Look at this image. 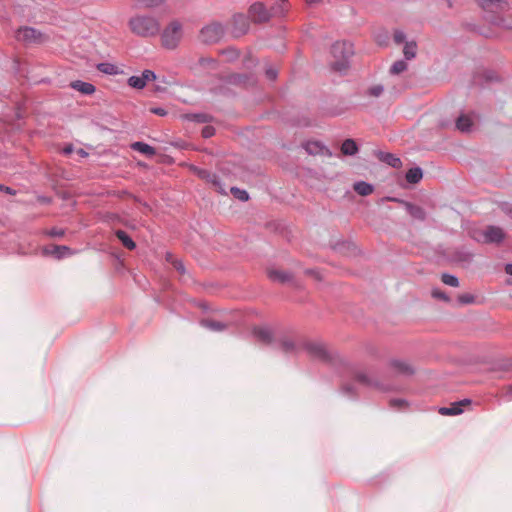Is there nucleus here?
Segmentation results:
<instances>
[{
	"instance_id": "1",
	"label": "nucleus",
	"mask_w": 512,
	"mask_h": 512,
	"mask_svg": "<svg viewBox=\"0 0 512 512\" xmlns=\"http://www.w3.org/2000/svg\"><path fill=\"white\" fill-rule=\"evenodd\" d=\"M130 30L140 37H152L159 33L158 20L148 15H135L128 22Z\"/></svg>"
},
{
	"instance_id": "2",
	"label": "nucleus",
	"mask_w": 512,
	"mask_h": 512,
	"mask_svg": "<svg viewBox=\"0 0 512 512\" xmlns=\"http://www.w3.org/2000/svg\"><path fill=\"white\" fill-rule=\"evenodd\" d=\"M331 54L334 60L331 62L332 69L343 73L349 66V58L353 54L352 45L345 41H337L331 47Z\"/></svg>"
},
{
	"instance_id": "3",
	"label": "nucleus",
	"mask_w": 512,
	"mask_h": 512,
	"mask_svg": "<svg viewBox=\"0 0 512 512\" xmlns=\"http://www.w3.org/2000/svg\"><path fill=\"white\" fill-rule=\"evenodd\" d=\"M475 238L479 242L485 244H501L506 238V232L497 225H488L484 229L475 234Z\"/></svg>"
},
{
	"instance_id": "4",
	"label": "nucleus",
	"mask_w": 512,
	"mask_h": 512,
	"mask_svg": "<svg viewBox=\"0 0 512 512\" xmlns=\"http://www.w3.org/2000/svg\"><path fill=\"white\" fill-rule=\"evenodd\" d=\"M182 38V26L179 22L173 21L162 32V44L167 49H175Z\"/></svg>"
},
{
	"instance_id": "5",
	"label": "nucleus",
	"mask_w": 512,
	"mask_h": 512,
	"mask_svg": "<svg viewBox=\"0 0 512 512\" xmlns=\"http://www.w3.org/2000/svg\"><path fill=\"white\" fill-rule=\"evenodd\" d=\"M223 32V27L220 24L213 23L202 28L200 37L205 43H213L222 37Z\"/></svg>"
},
{
	"instance_id": "6",
	"label": "nucleus",
	"mask_w": 512,
	"mask_h": 512,
	"mask_svg": "<svg viewBox=\"0 0 512 512\" xmlns=\"http://www.w3.org/2000/svg\"><path fill=\"white\" fill-rule=\"evenodd\" d=\"M249 16L255 22H265L269 20L272 13L262 3L256 2L250 6Z\"/></svg>"
},
{
	"instance_id": "7",
	"label": "nucleus",
	"mask_w": 512,
	"mask_h": 512,
	"mask_svg": "<svg viewBox=\"0 0 512 512\" xmlns=\"http://www.w3.org/2000/svg\"><path fill=\"white\" fill-rule=\"evenodd\" d=\"M16 37L25 43H36L40 41L41 34L34 28L24 27L17 31Z\"/></svg>"
},
{
	"instance_id": "8",
	"label": "nucleus",
	"mask_w": 512,
	"mask_h": 512,
	"mask_svg": "<svg viewBox=\"0 0 512 512\" xmlns=\"http://www.w3.org/2000/svg\"><path fill=\"white\" fill-rule=\"evenodd\" d=\"M478 5L485 11L499 13L507 9L508 4L502 0H477Z\"/></svg>"
},
{
	"instance_id": "9",
	"label": "nucleus",
	"mask_w": 512,
	"mask_h": 512,
	"mask_svg": "<svg viewBox=\"0 0 512 512\" xmlns=\"http://www.w3.org/2000/svg\"><path fill=\"white\" fill-rule=\"evenodd\" d=\"M474 114H465L462 113L456 120V128L461 132H470L474 125Z\"/></svg>"
},
{
	"instance_id": "10",
	"label": "nucleus",
	"mask_w": 512,
	"mask_h": 512,
	"mask_svg": "<svg viewBox=\"0 0 512 512\" xmlns=\"http://www.w3.org/2000/svg\"><path fill=\"white\" fill-rule=\"evenodd\" d=\"M304 148L312 155H331L329 149L318 141H308L305 143Z\"/></svg>"
},
{
	"instance_id": "11",
	"label": "nucleus",
	"mask_w": 512,
	"mask_h": 512,
	"mask_svg": "<svg viewBox=\"0 0 512 512\" xmlns=\"http://www.w3.org/2000/svg\"><path fill=\"white\" fill-rule=\"evenodd\" d=\"M464 404H470V400L466 399L463 401L452 403L449 407H442L440 408L439 412L442 415H459L463 412L462 406Z\"/></svg>"
},
{
	"instance_id": "12",
	"label": "nucleus",
	"mask_w": 512,
	"mask_h": 512,
	"mask_svg": "<svg viewBox=\"0 0 512 512\" xmlns=\"http://www.w3.org/2000/svg\"><path fill=\"white\" fill-rule=\"evenodd\" d=\"M71 88L84 95H92L96 88L92 83L76 80L70 83Z\"/></svg>"
},
{
	"instance_id": "13",
	"label": "nucleus",
	"mask_w": 512,
	"mask_h": 512,
	"mask_svg": "<svg viewBox=\"0 0 512 512\" xmlns=\"http://www.w3.org/2000/svg\"><path fill=\"white\" fill-rule=\"evenodd\" d=\"M355 378L359 383H361L365 386H369V387H378L379 386L376 379L372 375H370L367 371H358L355 375Z\"/></svg>"
},
{
	"instance_id": "14",
	"label": "nucleus",
	"mask_w": 512,
	"mask_h": 512,
	"mask_svg": "<svg viewBox=\"0 0 512 512\" xmlns=\"http://www.w3.org/2000/svg\"><path fill=\"white\" fill-rule=\"evenodd\" d=\"M409 215L419 221H423L426 218V213L423 208L413 205L409 202H403Z\"/></svg>"
},
{
	"instance_id": "15",
	"label": "nucleus",
	"mask_w": 512,
	"mask_h": 512,
	"mask_svg": "<svg viewBox=\"0 0 512 512\" xmlns=\"http://www.w3.org/2000/svg\"><path fill=\"white\" fill-rule=\"evenodd\" d=\"M378 158L393 168H400L402 165L400 158L391 153L379 152Z\"/></svg>"
},
{
	"instance_id": "16",
	"label": "nucleus",
	"mask_w": 512,
	"mask_h": 512,
	"mask_svg": "<svg viewBox=\"0 0 512 512\" xmlns=\"http://www.w3.org/2000/svg\"><path fill=\"white\" fill-rule=\"evenodd\" d=\"M341 151L344 155H355L358 152V146L353 139H346L341 145Z\"/></svg>"
},
{
	"instance_id": "17",
	"label": "nucleus",
	"mask_w": 512,
	"mask_h": 512,
	"mask_svg": "<svg viewBox=\"0 0 512 512\" xmlns=\"http://www.w3.org/2000/svg\"><path fill=\"white\" fill-rule=\"evenodd\" d=\"M353 188L361 196L370 195L374 190V187L365 181L356 182Z\"/></svg>"
},
{
	"instance_id": "18",
	"label": "nucleus",
	"mask_w": 512,
	"mask_h": 512,
	"mask_svg": "<svg viewBox=\"0 0 512 512\" xmlns=\"http://www.w3.org/2000/svg\"><path fill=\"white\" fill-rule=\"evenodd\" d=\"M391 367L395 372H398V373H402V374H406V375L413 373L412 368L409 366V364H407L404 361L393 360L391 362Z\"/></svg>"
},
{
	"instance_id": "19",
	"label": "nucleus",
	"mask_w": 512,
	"mask_h": 512,
	"mask_svg": "<svg viewBox=\"0 0 512 512\" xmlns=\"http://www.w3.org/2000/svg\"><path fill=\"white\" fill-rule=\"evenodd\" d=\"M268 276L271 280L277 281L280 283H285L291 280V275L279 270H271L268 273Z\"/></svg>"
},
{
	"instance_id": "20",
	"label": "nucleus",
	"mask_w": 512,
	"mask_h": 512,
	"mask_svg": "<svg viewBox=\"0 0 512 512\" xmlns=\"http://www.w3.org/2000/svg\"><path fill=\"white\" fill-rule=\"evenodd\" d=\"M423 177L421 168L415 167L408 170L406 173V180L411 184L418 183Z\"/></svg>"
},
{
	"instance_id": "21",
	"label": "nucleus",
	"mask_w": 512,
	"mask_h": 512,
	"mask_svg": "<svg viewBox=\"0 0 512 512\" xmlns=\"http://www.w3.org/2000/svg\"><path fill=\"white\" fill-rule=\"evenodd\" d=\"M116 236L126 248H128L130 250L135 249V247H136L135 242L131 239V237L125 231H122V230L116 231Z\"/></svg>"
},
{
	"instance_id": "22",
	"label": "nucleus",
	"mask_w": 512,
	"mask_h": 512,
	"mask_svg": "<svg viewBox=\"0 0 512 512\" xmlns=\"http://www.w3.org/2000/svg\"><path fill=\"white\" fill-rule=\"evenodd\" d=\"M97 69L107 75H116L119 73V68L116 65L108 62L99 63L97 65Z\"/></svg>"
},
{
	"instance_id": "23",
	"label": "nucleus",
	"mask_w": 512,
	"mask_h": 512,
	"mask_svg": "<svg viewBox=\"0 0 512 512\" xmlns=\"http://www.w3.org/2000/svg\"><path fill=\"white\" fill-rule=\"evenodd\" d=\"M403 53L406 60L415 58L417 54V44L414 41L406 42L404 45Z\"/></svg>"
},
{
	"instance_id": "24",
	"label": "nucleus",
	"mask_w": 512,
	"mask_h": 512,
	"mask_svg": "<svg viewBox=\"0 0 512 512\" xmlns=\"http://www.w3.org/2000/svg\"><path fill=\"white\" fill-rule=\"evenodd\" d=\"M201 325L211 331L220 332L226 329V325L219 321L213 320H204L201 322Z\"/></svg>"
},
{
	"instance_id": "25",
	"label": "nucleus",
	"mask_w": 512,
	"mask_h": 512,
	"mask_svg": "<svg viewBox=\"0 0 512 512\" xmlns=\"http://www.w3.org/2000/svg\"><path fill=\"white\" fill-rule=\"evenodd\" d=\"M132 148L148 156H152L155 154V149L152 146L143 142H135L134 144H132Z\"/></svg>"
},
{
	"instance_id": "26",
	"label": "nucleus",
	"mask_w": 512,
	"mask_h": 512,
	"mask_svg": "<svg viewBox=\"0 0 512 512\" xmlns=\"http://www.w3.org/2000/svg\"><path fill=\"white\" fill-rule=\"evenodd\" d=\"M289 4L287 0H279L276 6L271 8L272 16H283L288 10Z\"/></svg>"
},
{
	"instance_id": "27",
	"label": "nucleus",
	"mask_w": 512,
	"mask_h": 512,
	"mask_svg": "<svg viewBox=\"0 0 512 512\" xmlns=\"http://www.w3.org/2000/svg\"><path fill=\"white\" fill-rule=\"evenodd\" d=\"M407 63L404 60L396 61L390 68L391 74L398 75L407 70Z\"/></svg>"
},
{
	"instance_id": "28",
	"label": "nucleus",
	"mask_w": 512,
	"mask_h": 512,
	"mask_svg": "<svg viewBox=\"0 0 512 512\" xmlns=\"http://www.w3.org/2000/svg\"><path fill=\"white\" fill-rule=\"evenodd\" d=\"M204 180L210 183L219 193H225V189L222 187L219 178L215 174L211 173V177H206Z\"/></svg>"
},
{
	"instance_id": "29",
	"label": "nucleus",
	"mask_w": 512,
	"mask_h": 512,
	"mask_svg": "<svg viewBox=\"0 0 512 512\" xmlns=\"http://www.w3.org/2000/svg\"><path fill=\"white\" fill-rule=\"evenodd\" d=\"M441 280L446 285H449V286H452V287L459 286V280H458V278L455 275L448 274V273H443L442 276H441Z\"/></svg>"
},
{
	"instance_id": "30",
	"label": "nucleus",
	"mask_w": 512,
	"mask_h": 512,
	"mask_svg": "<svg viewBox=\"0 0 512 512\" xmlns=\"http://www.w3.org/2000/svg\"><path fill=\"white\" fill-rule=\"evenodd\" d=\"M128 84L129 86H131L132 88H135V89H143L146 85L144 84L142 78L139 76H136V75H133L131 76L129 79H128Z\"/></svg>"
},
{
	"instance_id": "31",
	"label": "nucleus",
	"mask_w": 512,
	"mask_h": 512,
	"mask_svg": "<svg viewBox=\"0 0 512 512\" xmlns=\"http://www.w3.org/2000/svg\"><path fill=\"white\" fill-rule=\"evenodd\" d=\"M56 258H62L70 254V248L67 246H54L51 251Z\"/></svg>"
},
{
	"instance_id": "32",
	"label": "nucleus",
	"mask_w": 512,
	"mask_h": 512,
	"mask_svg": "<svg viewBox=\"0 0 512 512\" xmlns=\"http://www.w3.org/2000/svg\"><path fill=\"white\" fill-rule=\"evenodd\" d=\"M231 193L239 200L241 201H247L248 198H249V195L248 193L245 191V190H242V189H239V188H236V187H232L231 188Z\"/></svg>"
},
{
	"instance_id": "33",
	"label": "nucleus",
	"mask_w": 512,
	"mask_h": 512,
	"mask_svg": "<svg viewBox=\"0 0 512 512\" xmlns=\"http://www.w3.org/2000/svg\"><path fill=\"white\" fill-rule=\"evenodd\" d=\"M384 91V88L382 85H375L371 88H369L366 92L368 96L371 97H379Z\"/></svg>"
},
{
	"instance_id": "34",
	"label": "nucleus",
	"mask_w": 512,
	"mask_h": 512,
	"mask_svg": "<svg viewBox=\"0 0 512 512\" xmlns=\"http://www.w3.org/2000/svg\"><path fill=\"white\" fill-rule=\"evenodd\" d=\"M140 77L142 78L144 84L146 85L147 82L153 81L156 79V74L153 71L147 69L142 72Z\"/></svg>"
},
{
	"instance_id": "35",
	"label": "nucleus",
	"mask_w": 512,
	"mask_h": 512,
	"mask_svg": "<svg viewBox=\"0 0 512 512\" xmlns=\"http://www.w3.org/2000/svg\"><path fill=\"white\" fill-rule=\"evenodd\" d=\"M191 170L193 171L194 174H196L199 178L203 180L206 179V177H211V173L205 169L192 166Z\"/></svg>"
},
{
	"instance_id": "36",
	"label": "nucleus",
	"mask_w": 512,
	"mask_h": 512,
	"mask_svg": "<svg viewBox=\"0 0 512 512\" xmlns=\"http://www.w3.org/2000/svg\"><path fill=\"white\" fill-rule=\"evenodd\" d=\"M459 302L462 304H470L474 302V296L471 294H464L459 296Z\"/></svg>"
},
{
	"instance_id": "37",
	"label": "nucleus",
	"mask_w": 512,
	"mask_h": 512,
	"mask_svg": "<svg viewBox=\"0 0 512 512\" xmlns=\"http://www.w3.org/2000/svg\"><path fill=\"white\" fill-rule=\"evenodd\" d=\"M146 7H155L164 2V0H142Z\"/></svg>"
},
{
	"instance_id": "38",
	"label": "nucleus",
	"mask_w": 512,
	"mask_h": 512,
	"mask_svg": "<svg viewBox=\"0 0 512 512\" xmlns=\"http://www.w3.org/2000/svg\"><path fill=\"white\" fill-rule=\"evenodd\" d=\"M405 38H406L405 34L402 31H396L395 34H394V39H395V42H397V43L404 42Z\"/></svg>"
},
{
	"instance_id": "39",
	"label": "nucleus",
	"mask_w": 512,
	"mask_h": 512,
	"mask_svg": "<svg viewBox=\"0 0 512 512\" xmlns=\"http://www.w3.org/2000/svg\"><path fill=\"white\" fill-rule=\"evenodd\" d=\"M266 76L270 79V80H275L276 77H277V70L270 67L268 69H266Z\"/></svg>"
},
{
	"instance_id": "40",
	"label": "nucleus",
	"mask_w": 512,
	"mask_h": 512,
	"mask_svg": "<svg viewBox=\"0 0 512 512\" xmlns=\"http://www.w3.org/2000/svg\"><path fill=\"white\" fill-rule=\"evenodd\" d=\"M186 117L188 119L195 120V121H198V122H205V121H207L206 116L203 115V114H195V115L186 116Z\"/></svg>"
},
{
	"instance_id": "41",
	"label": "nucleus",
	"mask_w": 512,
	"mask_h": 512,
	"mask_svg": "<svg viewBox=\"0 0 512 512\" xmlns=\"http://www.w3.org/2000/svg\"><path fill=\"white\" fill-rule=\"evenodd\" d=\"M214 134V128L210 127V126H206L203 128L202 130V135L205 137V138H209L211 137L212 135Z\"/></svg>"
},
{
	"instance_id": "42",
	"label": "nucleus",
	"mask_w": 512,
	"mask_h": 512,
	"mask_svg": "<svg viewBox=\"0 0 512 512\" xmlns=\"http://www.w3.org/2000/svg\"><path fill=\"white\" fill-rule=\"evenodd\" d=\"M432 295L435 297V298H438V299H443L445 301H448V297L441 291L435 289L432 291Z\"/></svg>"
},
{
	"instance_id": "43",
	"label": "nucleus",
	"mask_w": 512,
	"mask_h": 512,
	"mask_svg": "<svg viewBox=\"0 0 512 512\" xmlns=\"http://www.w3.org/2000/svg\"><path fill=\"white\" fill-rule=\"evenodd\" d=\"M0 190L2 192H5L7 194H10V195H15L16 194V191L8 186H5L3 184H0Z\"/></svg>"
},
{
	"instance_id": "44",
	"label": "nucleus",
	"mask_w": 512,
	"mask_h": 512,
	"mask_svg": "<svg viewBox=\"0 0 512 512\" xmlns=\"http://www.w3.org/2000/svg\"><path fill=\"white\" fill-rule=\"evenodd\" d=\"M151 112L159 116H165L167 114L166 110L160 107L152 108Z\"/></svg>"
},
{
	"instance_id": "45",
	"label": "nucleus",
	"mask_w": 512,
	"mask_h": 512,
	"mask_svg": "<svg viewBox=\"0 0 512 512\" xmlns=\"http://www.w3.org/2000/svg\"><path fill=\"white\" fill-rule=\"evenodd\" d=\"M504 397L506 400H512V385L507 386Z\"/></svg>"
},
{
	"instance_id": "46",
	"label": "nucleus",
	"mask_w": 512,
	"mask_h": 512,
	"mask_svg": "<svg viewBox=\"0 0 512 512\" xmlns=\"http://www.w3.org/2000/svg\"><path fill=\"white\" fill-rule=\"evenodd\" d=\"M173 264H174V267H175L177 270H179V271H181V272H184V266H183V264H182V262H181V261L176 260V261H174V262H173Z\"/></svg>"
},
{
	"instance_id": "47",
	"label": "nucleus",
	"mask_w": 512,
	"mask_h": 512,
	"mask_svg": "<svg viewBox=\"0 0 512 512\" xmlns=\"http://www.w3.org/2000/svg\"><path fill=\"white\" fill-rule=\"evenodd\" d=\"M259 336L263 339V340H266V341H269L270 340V332L269 331H261L259 333Z\"/></svg>"
},
{
	"instance_id": "48",
	"label": "nucleus",
	"mask_w": 512,
	"mask_h": 512,
	"mask_svg": "<svg viewBox=\"0 0 512 512\" xmlns=\"http://www.w3.org/2000/svg\"><path fill=\"white\" fill-rule=\"evenodd\" d=\"M51 236H57V237H60L64 234V232L62 230H56V229H53L50 231L49 233Z\"/></svg>"
},
{
	"instance_id": "49",
	"label": "nucleus",
	"mask_w": 512,
	"mask_h": 512,
	"mask_svg": "<svg viewBox=\"0 0 512 512\" xmlns=\"http://www.w3.org/2000/svg\"><path fill=\"white\" fill-rule=\"evenodd\" d=\"M294 348V345L291 342H284L283 343V349L285 351H290Z\"/></svg>"
},
{
	"instance_id": "50",
	"label": "nucleus",
	"mask_w": 512,
	"mask_h": 512,
	"mask_svg": "<svg viewBox=\"0 0 512 512\" xmlns=\"http://www.w3.org/2000/svg\"><path fill=\"white\" fill-rule=\"evenodd\" d=\"M505 272L512 276V264H507L506 265Z\"/></svg>"
},
{
	"instance_id": "51",
	"label": "nucleus",
	"mask_w": 512,
	"mask_h": 512,
	"mask_svg": "<svg viewBox=\"0 0 512 512\" xmlns=\"http://www.w3.org/2000/svg\"><path fill=\"white\" fill-rule=\"evenodd\" d=\"M308 4H315L320 2L321 0H306Z\"/></svg>"
}]
</instances>
